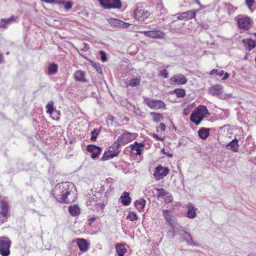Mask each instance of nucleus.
I'll use <instances>...</instances> for the list:
<instances>
[{"label": "nucleus", "instance_id": "obj_48", "mask_svg": "<svg viewBox=\"0 0 256 256\" xmlns=\"http://www.w3.org/2000/svg\"><path fill=\"white\" fill-rule=\"evenodd\" d=\"M96 206L97 208H99L101 210H103L104 208L105 205L104 203L100 202V203H96Z\"/></svg>", "mask_w": 256, "mask_h": 256}, {"label": "nucleus", "instance_id": "obj_52", "mask_svg": "<svg viewBox=\"0 0 256 256\" xmlns=\"http://www.w3.org/2000/svg\"><path fill=\"white\" fill-rule=\"evenodd\" d=\"M46 3L54 4L55 0H40Z\"/></svg>", "mask_w": 256, "mask_h": 256}, {"label": "nucleus", "instance_id": "obj_17", "mask_svg": "<svg viewBox=\"0 0 256 256\" xmlns=\"http://www.w3.org/2000/svg\"><path fill=\"white\" fill-rule=\"evenodd\" d=\"M76 244L82 252H86L90 247V244L84 238H78L76 240Z\"/></svg>", "mask_w": 256, "mask_h": 256}, {"label": "nucleus", "instance_id": "obj_46", "mask_svg": "<svg viewBox=\"0 0 256 256\" xmlns=\"http://www.w3.org/2000/svg\"><path fill=\"white\" fill-rule=\"evenodd\" d=\"M159 75L163 76L164 78H167L168 76V72L166 70H163L159 72Z\"/></svg>", "mask_w": 256, "mask_h": 256}, {"label": "nucleus", "instance_id": "obj_7", "mask_svg": "<svg viewBox=\"0 0 256 256\" xmlns=\"http://www.w3.org/2000/svg\"><path fill=\"white\" fill-rule=\"evenodd\" d=\"M8 209V202L2 200L0 202V223L2 224L6 220Z\"/></svg>", "mask_w": 256, "mask_h": 256}, {"label": "nucleus", "instance_id": "obj_64", "mask_svg": "<svg viewBox=\"0 0 256 256\" xmlns=\"http://www.w3.org/2000/svg\"><path fill=\"white\" fill-rule=\"evenodd\" d=\"M254 35L256 36V34H254Z\"/></svg>", "mask_w": 256, "mask_h": 256}, {"label": "nucleus", "instance_id": "obj_1", "mask_svg": "<svg viewBox=\"0 0 256 256\" xmlns=\"http://www.w3.org/2000/svg\"><path fill=\"white\" fill-rule=\"evenodd\" d=\"M52 194L58 202L62 204H69L76 199L74 186L70 182L56 184L52 190Z\"/></svg>", "mask_w": 256, "mask_h": 256}, {"label": "nucleus", "instance_id": "obj_56", "mask_svg": "<svg viewBox=\"0 0 256 256\" xmlns=\"http://www.w3.org/2000/svg\"><path fill=\"white\" fill-rule=\"evenodd\" d=\"M217 72H218V70H216V69H214V70H211V71L210 72V75H212V74H215V73Z\"/></svg>", "mask_w": 256, "mask_h": 256}, {"label": "nucleus", "instance_id": "obj_51", "mask_svg": "<svg viewBox=\"0 0 256 256\" xmlns=\"http://www.w3.org/2000/svg\"><path fill=\"white\" fill-rule=\"evenodd\" d=\"M159 128L161 131L164 132L166 129L165 124L164 123H160V124Z\"/></svg>", "mask_w": 256, "mask_h": 256}, {"label": "nucleus", "instance_id": "obj_6", "mask_svg": "<svg viewBox=\"0 0 256 256\" xmlns=\"http://www.w3.org/2000/svg\"><path fill=\"white\" fill-rule=\"evenodd\" d=\"M134 138V134H132L130 132H124L122 134L119 136L116 142L117 144H120V146L122 144H127L132 140Z\"/></svg>", "mask_w": 256, "mask_h": 256}, {"label": "nucleus", "instance_id": "obj_47", "mask_svg": "<svg viewBox=\"0 0 256 256\" xmlns=\"http://www.w3.org/2000/svg\"><path fill=\"white\" fill-rule=\"evenodd\" d=\"M81 46V50L85 52L89 49L88 45L85 42L82 43Z\"/></svg>", "mask_w": 256, "mask_h": 256}, {"label": "nucleus", "instance_id": "obj_19", "mask_svg": "<svg viewBox=\"0 0 256 256\" xmlns=\"http://www.w3.org/2000/svg\"><path fill=\"white\" fill-rule=\"evenodd\" d=\"M180 234L182 240L186 242L188 245H196L195 242H194L190 234L186 231H184Z\"/></svg>", "mask_w": 256, "mask_h": 256}, {"label": "nucleus", "instance_id": "obj_23", "mask_svg": "<svg viewBox=\"0 0 256 256\" xmlns=\"http://www.w3.org/2000/svg\"><path fill=\"white\" fill-rule=\"evenodd\" d=\"M238 140L235 138L232 140L230 142L226 145L228 149L231 150L234 152H236L238 150Z\"/></svg>", "mask_w": 256, "mask_h": 256}, {"label": "nucleus", "instance_id": "obj_4", "mask_svg": "<svg viewBox=\"0 0 256 256\" xmlns=\"http://www.w3.org/2000/svg\"><path fill=\"white\" fill-rule=\"evenodd\" d=\"M10 240L7 237H0V254L2 256H8L10 254Z\"/></svg>", "mask_w": 256, "mask_h": 256}, {"label": "nucleus", "instance_id": "obj_9", "mask_svg": "<svg viewBox=\"0 0 256 256\" xmlns=\"http://www.w3.org/2000/svg\"><path fill=\"white\" fill-rule=\"evenodd\" d=\"M145 36L152 38H163L164 37V33L160 30H153L150 31H143L140 32Z\"/></svg>", "mask_w": 256, "mask_h": 256}, {"label": "nucleus", "instance_id": "obj_38", "mask_svg": "<svg viewBox=\"0 0 256 256\" xmlns=\"http://www.w3.org/2000/svg\"><path fill=\"white\" fill-rule=\"evenodd\" d=\"M127 218L129 219L131 221H135L138 219V216L134 212H129Z\"/></svg>", "mask_w": 256, "mask_h": 256}, {"label": "nucleus", "instance_id": "obj_36", "mask_svg": "<svg viewBox=\"0 0 256 256\" xmlns=\"http://www.w3.org/2000/svg\"><path fill=\"white\" fill-rule=\"evenodd\" d=\"M100 4L105 9H110L111 6H109L110 0H98Z\"/></svg>", "mask_w": 256, "mask_h": 256}, {"label": "nucleus", "instance_id": "obj_50", "mask_svg": "<svg viewBox=\"0 0 256 256\" xmlns=\"http://www.w3.org/2000/svg\"><path fill=\"white\" fill-rule=\"evenodd\" d=\"M122 26H121L120 28H126L130 25V24L127 23V22H124L123 21H122Z\"/></svg>", "mask_w": 256, "mask_h": 256}, {"label": "nucleus", "instance_id": "obj_2", "mask_svg": "<svg viewBox=\"0 0 256 256\" xmlns=\"http://www.w3.org/2000/svg\"><path fill=\"white\" fill-rule=\"evenodd\" d=\"M209 115L210 113L206 106H200L193 110L190 120L196 125H198L204 118H208Z\"/></svg>", "mask_w": 256, "mask_h": 256}, {"label": "nucleus", "instance_id": "obj_20", "mask_svg": "<svg viewBox=\"0 0 256 256\" xmlns=\"http://www.w3.org/2000/svg\"><path fill=\"white\" fill-rule=\"evenodd\" d=\"M121 202L124 206H128L132 200V198L130 196V194L128 192H124L121 195L120 198Z\"/></svg>", "mask_w": 256, "mask_h": 256}, {"label": "nucleus", "instance_id": "obj_37", "mask_svg": "<svg viewBox=\"0 0 256 256\" xmlns=\"http://www.w3.org/2000/svg\"><path fill=\"white\" fill-rule=\"evenodd\" d=\"M46 108H47V112L50 114H52V112L54 111V102H52V101L49 102L46 106Z\"/></svg>", "mask_w": 256, "mask_h": 256}, {"label": "nucleus", "instance_id": "obj_5", "mask_svg": "<svg viewBox=\"0 0 256 256\" xmlns=\"http://www.w3.org/2000/svg\"><path fill=\"white\" fill-rule=\"evenodd\" d=\"M150 14H151L150 12L144 9L142 7L136 8L134 12V18L140 22H145Z\"/></svg>", "mask_w": 256, "mask_h": 256}, {"label": "nucleus", "instance_id": "obj_49", "mask_svg": "<svg viewBox=\"0 0 256 256\" xmlns=\"http://www.w3.org/2000/svg\"><path fill=\"white\" fill-rule=\"evenodd\" d=\"M7 24L6 22H4V21H2V19L1 20L0 22V27L2 28H6Z\"/></svg>", "mask_w": 256, "mask_h": 256}, {"label": "nucleus", "instance_id": "obj_14", "mask_svg": "<svg viewBox=\"0 0 256 256\" xmlns=\"http://www.w3.org/2000/svg\"><path fill=\"white\" fill-rule=\"evenodd\" d=\"M195 16L196 11L194 10H190L182 12L178 16L177 18L180 20H187L193 18Z\"/></svg>", "mask_w": 256, "mask_h": 256}, {"label": "nucleus", "instance_id": "obj_28", "mask_svg": "<svg viewBox=\"0 0 256 256\" xmlns=\"http://www.w3.org/2000/svg\"><path fill=\"white\" fill-rule=\"evenodd\" d=\"M68 211L73 216H77L80 214V209L76 205L70 206L68 207Z\"/></svg>", "mask_w": 256, "mask_h": 256}, {"label": "nucleus", "instance_id": "obj_35", "mask_svg": "<svg viewBox=\"0 0 256 256\" xmlns=\"http://www.w3.org/2000/svg\"><path fill=\"white\" fill-rule=\"evenodd\" d=\"M158 192V197L164 198L168 192H166L164 188H157L156 189Z\"/></svg>", "mask_w": 256, "mask_h": 256}, {"label": "nucleus", "instance_id": "obj_55", "mask_svg": "<svg viewBox=\"0 0 256 256\" xmlns=\"http://www.w3.org/2000/svg\"><path fill=\"white\" fill-rule=\"evenodd\" d=\"M162 152L164 154H166L169 158H172V154L166 153L164 150H162Z\"/></svg>", "mask_w": 256, "mask_h": 256}, {"label": "nucleus", "instance_id": "obj_57", "mask_svg": "<svg viewBox=\"0 0 256 256\" xmlns=\"http://www.w3.org/2000/svg\"><path fill=\"white\" fill-rule=\"evenodd\" d=\"M217 74L219 76H222L224 74V71L222 70L219 72H218Z\"/></svg>", "mask_w": 256, "mask_h": 256}, {"label": "nucleus", "instance_id": "obj_22", "mask_svg": "<svg viewBox=\"0 0 256 256\" xmlns=\"http://www.w3.org/2000/svg\"><path fill=\"white\" fill-rule=\"evenodd\" d=\"M242 42L245 46H246V49L250 51L254 48L256 46V42L250 38L242 40Z\"/></svg>", "mask_w": 256, "mask_h": 256}, {"label": "nucleus", "instance_id": "obj_11", "mask_svg": "<svg viewBox=\"0 0 256 256\" xmlns=\"http://www.w3.org/2000/svg\"><path fill=\"white\" fill-rule=\"evenodd\" d=\"M144 102L148 107L154 110H158L164 108L165 106L164 103L161 100H149L148 99H146Z\"/></svg>", "mask_w": 256, "mask_h": 256}, {"label": "nucleus", "instance_id": "obj_33", "mask_svg": "<svg viewBox=\"0 0 256 256\" xmlns=\"http://www.w3.org/2000/svg\"><path fill=\"white\" fill-rule=\"evenodd\" d=\"M174 92L178 98H183L186 94L185 91L183 89H180V88L176 89L174 90Z\"/></svg>", "mask_w": 256, "mask_h": 256}, {"label": "nucleus", "instance_id": "obj_45", "mask_svg": "<svg viewBox=\"0 0 256 256\" xmlns=\"http://www.w3.org/2000/svg\"><path fill=\"white\" fill-rule=\"evenodd\" d=\"M100 54L101 60L103 62H106L107 60V58H106V54L104 52L103 50H100Z\"/></svg>", "mask_w": 256, "mask_h": 256}, {"label": "nucleus", "instance_id": "obj_25", "mask_svg": "<svg viewBox=\"0 0 256 256\" xmlns=\"http://www.w3.org/2000/svg\"><path fill=\"white\" fill-rule=\"evenodd\" d=\"M146 204V201L144 198H140L134 202V206L140 212L144 208Z\"/></svg>", "mask_w": 256, "mask_h": 256}, {"label": "nucleus", "instance_id": "obj_44", "mask_svg": "<svg viewBox=\"0 0 256 256\" xmlns=\"http://www.w3.org/2000/svg\"><path fill=\"white\" fill-rule=\"evenodd\" d=\"M91 64H92V65L96 69V71L98 72V73H102V70L101 68L98 66V64H96V62H91Z\"/></svg>", "mask_w": 256, "mask_h": 256}, {"label": "nucleus", "instance_id": "obj_27", "mask_svg": "<svg viewBox=\"0 0 256 256\" xmlns=\"http://www.w3.org/2000/svg\"><path fill=\"white\" fill-rule=\"evenodd\" d=\"M116 251L118 256H124L126 252V249L124 244H116Z\"/></svg>", "mask_w": 256, "mask_h": 256}, {"label": "nucleus", "instance_id": "obj_15", "mask_svg": "<svg viewBox=\"0 0 256 256\" xmlns=\"http://www.w3.org/2000/svg\"><path fill=\"white\" fill-rule=\"evenodd\" d=\"M86 150L90 152V158L94 159L96 158L100 154L101 149L99 146L94 145H89L87 146Z\"/></svg>", "mask_w": 256, "mask_h": 256}, {"label": "nucleus", "instance_id": "obj_10", "mask_svg": "<svg viewBox=\"0 0 256 256\" xmlns=\"http://www.w3.org/2000/svg\"><path fill=\"white\" fill-rule=\"evenodd\" d=\"M188 82L186 78L182 74L174 75L170 78L172 84L182 85L186 84Z\"/></svg>", "mask_w": 256, "mask_h": 256}, {"label": "nucleus", "instance_id": "obj_26", "mask_svg": "<svg viewBox=\"0 0 256 256\" xmlns=\"http://www.w3.org/2000/svg\"><path fill=\"white\" fill-rule=\"evenodd\" d=\"M140 82V78H132L126 82V86L128 87L130 86L134 87L138 86Z\"/></svg>", "mask_w": 256, "mask_h": 256}, {"label": "nucleus", "instance_id": "obj_34", "mask_svg": "<svg viewBox=\"0 0 256 256\" xmlns=\"http://www.w3.org/2000/svg\"><path fill=\"white\" fill-rule=\"evenodd\" d=\"M151 114L153 116L154 120L156 122H159L163 118L162 115L159 113L152 112Z\"/></svg>", "mask_w": 256, "mask_h": 256}, {"label": "nucleus", "instance_id": "obj_41", "mask_svg": "<svg viewBox=\"0 0 256 256\" xmlns=\"http://www.w3.org/2000/svg\"><path fill=\"white\" fill-rule=\"evenodd\" d=\"M64 6V8L66 10H69L72 8V2H66L64 1V3L63 4Z\"/></svg>", "mask_w": 256, "mask_h": 256}, {"label": "nucleus", "instance_id": "obj_60", "mask_svg": "<svg viewBox=\"0 0 256 256\" xmlns=\"http://www.w3.org/2000/svg\"><path fill=\"white\" fill-rule=\"evenodd\" d=\"M108 120H112V118H113V116H109L108 117Z\"/></svg>", "mask_w": 256, "mask_h": 256}, {"label": "nucleus", "instance_id": "obj_16", "mask_svg": "<svg viewBox=\"0 0 256 256\" xmlns=\"http://www.w3.org/2000/svg\"><path fill=\"white\" fill-rule=\"evenodd\" d=\"M208 91L212 96H220L223 92V86L220 84H216L210 87Z\"/></svg>", "mask_w": 256, "mask_h": 256}, {"label": "nucleus", "instance_id": "obj_54", "mask_svg": "<svg viewBox=\"0 0 256 256\" xmlns=\"http://www.w3.org/2000/svg\"><path fill=\"white\" fill-rule=\"evenodd\" d=\"M229 76V74L227 72H226L224 74V77L222 78V80H225L227 79Z\"/></svg>", "mask_w": 256, "mask_h": 256}, {"label": "nucleus", "instance_id": "obj_63", "mask_svg": "<svg viewBox=\"0 0 256 256\" xmlns=\"http://www.w3.org/2000/svg\"><path fill=\"white\" fill-rule=\"evenodd\" d=\"M155 137H158L157 135H154Z\"/></svg>", "mask_w": 256, "mask_h": 256}, {"label": "nucleus", "instance_id": "obj_59", "mask_svg": "<svg viewBox=\"0 0 256 256\" xmlns=\"http://www.w3.org/2000/svg\"><path fill=\"white\" fill-rule=\"evenodd\" d=\"M3 59H4L3 56L0 54V63L2 62Z\"/></svg>", "mask_w": 256, "mask_h": 256}, {"label": "nucleus", "instance_id": "obj_12", "mask_svg": "<svg viewBox=\"0 0 256 256\" xmlns=\"http://www.w3.org/2000/svg\"><path fill=\"white\" fill-rule=\"evenodd\" d=\"M238 24L240 28L248 30L251 25L250 20L248 17L238 19Z\"/></svg>", "mask_w": 256, "mask_h": 256}, {"label": "nucleus", "instance_id": "obj_29", "mask_svg": "<svg viewBox=\"0 0 256 256\" xmlns=\"http://www.w3.org/2000/svg\"><path fill=\"white\" fill-rule=\"evenodd\" d=\"M163 216L166 220L172 226H174V224L171 218V216L169 210H162Z\"/></svg>", "mask_w": 256, "mask_h": 256}, {"label": "nucleus", "instance_id": "obj_58", "mask_svg": "<svg viewBox=\"0 0 256 256\" xmlns=\"http://www.w3.org/2000/svg\"><path fill=\"white\" fill-rule=\"evenodd\" d=\"M96 217H95L94 216H93L89 218V220L90 222H94L96 220Z\"/></svg>", "mask_w": 256, "mask_h": 256}, {"label": "nucleus", "instance_id": "obj_21", "mask_svg": "<svg viewBox=\"0 0 256 256\" xmlns=\"http://www.w3.org/2000/svg\"><path fill=\"white\" fill-rule=\"evenodd\" d=\"M86 74L82 70H78L74 74V78L76 81L81 82H86V80L85 78Z\"/></svg>", "mask_w": 256, "mask_h": 256}, {"label": "nucleus", "instance_id": "obj_53", "mask_svg": "<svg viewBox=\"0 0 256 256\" xmlns=\"http://www.w3.org/2000/svg\"><path fill=\"white\" fill-rule=\"evenodd\" d=\"M64 1L65 0H55L54 4H57L60 5H63V4L64 3Z\"/></svg>", "mask_w": 256, "mask_h": 256}, {"label": "nucleus", "instance_id": "obj_61", "mask_svg": "<svg viewBox=\"0 0 256 256\" xmlns=\"http://www.w3.org/2000/svg\"><path fill=\"white\" fill-rule=\"evenodd\" d=\"M197 4L200 5L199 0H194Z\"/></svg>", "mask_w": 256, "mask_h": 256}, {"label": "nucleus", "instance_id": "obj_8", "mask_svg": "<svg viewBox=\"0 0 256 256\" xmlns=\"http://www.w3.org/2000/svg\"><path fill=\"white\" fill-rule=\"evenodd\" d=\"M169 172L168 168H163L162 166H159L155 168L154 172V176L156 180L162 179L166 176Z\"/></svg>", "mask_w": 256, "mask_h": 256}, {"label": "nucleus", "instance_id": "obj_39", "mask_svg": "<svg viewBox=\"0 0 256 256\" xmlns=\"http://www.w3.org/2000/svg\"><path fill=\"white\" fill-rule=\"evenodd\" d=\"M100 132V130L98 129H94L92 132V136L90 140L92 141H95L96 140V137Z\"/></svg>", "mask_w": 256, "mask_h": 256}, {"label": "nucleus", "instance_id": "obj_40", "mask_svg": "<svg viewBox=\"0 0 256 256\" xmlns=\"http://www.w3.org/2000/svg\"><path fill=\"white\" fill-rule=\"evenodd\" d=\"M163 198L164 199V201L166 202H172L173 200V197L172 195L168 192Z\"/></svg>", "mask_w": 256, "mask_h": 256}, {"label": "nucleus", "instance_id": "obj_3", "mask_svg": "<svg viewBox=\"0 0 256 256\" xmlns=\"http://www.w3.org/2000/svg\"><path fill=\"white\" fill-rule=\"evenodd\" d=\"M120 144H117L115 142L110 146L109 147L108 150L104 152L102 156V160H107L117 156L120 152Z\"/></svg>", "mask_w": 256, "mask_h": 256}, {"label": "nucleus", "instance_id": "obj_43", "mask_svg": "<svg viewBox=\"0 0 256 256\" xmlns=\"http://www.w3.org/2000/svg\"><path fill=\"white\" fill-rule=\"evenodd\" d=\"M16 20L14 16H12L8 18H2V21H4V22H6L7 24L11 23L12 22Z\"/></svg>", "mask_w": 256, "mask_h": 256}, {"label": "nucleus", "instance_id": "obj_24", "mask_svg": "<svg viewBox=\"0 0 256 256\" xmlns=\"http://www.w3.org/2000/svg\"><path fill=\"white\" fill-rule=\"evenodd\" d=\"M210 129L208 128H201L198 132V136L202 140L206 139L209 136Z\"/></svg>", "mask_w": 256, "mask_h": 256}, {"label": "nucleus", "instance_id": "obj_32", "mask_svg": "<svg viewBox=\"0 0 256 256\" xmlns=\"http://www.w3.org/2000/svg\"><path fill=\"white\" fill-rule=\"evenodd\" d=\"M108 22L112 26H114L117 28H120L122 26V20L115 19V18H110L108 20Z\"/></svg>", "mask_w": 256, "mask_h": 256}, {"label": "nucleus", "instance_id": "obj_13", "mask_svg": "<svg viewBox=\"0 0 256 256\" xmlns=\"http://www.w3.org/2000/svg\"><path fill=\"white\" fill-rule=\"evenodd\" d=\"M144 145L143 143L135 142L134 144L130 145V152L133 154L140 155Z\"/></svg>", "mask_w": 256, "mask_h": 256}, {"label": "nucleus", "instance_id": "obj_18", "mask_svg": "<svg viewBox=\"0 0 256 256\" xmlns=\"http://www.w3.org/2000/svg\"><path fill=\"white\" fill-rule=\"evenodd\" d=\"M188 208V211L186 212V216L190 218H194L196 217V210H198L195 208L194 205L190 203H189L186 205Z\"/></svg>", "mask_w": 256, "mask_h": 256}, {"label": "nucleus", "instance_id": "obj_31", "mask_svg": "<svg viewBox=\"0 0 256 256\" xmlns=\"http://www.w3.org/2000/svg\"><path fill=\"white\" fill-rule=\"evenodd\" d=\"M110 8H120L122 6V4L120 0H110V4H108Z\"/></svg>", "mask_w": 256, "mask_h": 256}, {"label": "nucleus", "instance_id": "obj_62", "mask_svg": "<svg viewBox=\"0 0 256 256\" xmlns=\"http://www.w3.org/2000/svg\"><path fill=\"white\" fill-rule=\"evenodd\" d=\"M87 202V205L88 206L89 204H88V202Z\"/></svg>", "mask_w": 256, "mask_h": 256}, {"label": "nucleus", "instance_id": "obj_42", "mask_svg": "<svg viewBox=\"0 0 256 256\" xmlns=\"http://www.w3.org/2000/svg\"><path fill=\"white\" fill-rule=\"evenodd\" d=\"M255 0H246V4L250 10H252V6Z\"/></svg>", "mask_w": 256, "mask_h": 256}, {"label": "nucleus", "instance_id": "obj_30", "mask_svg": "<svg viewBox=\"0 0 256 256\" xmlns=\"http://www.w3.org/2000/svg\"><path fill=\"white\" fill-rule=\"evenodd\" d=\"M48 74H56L58 70V66L56 64H52L48 66Z\"/></svg>", "mask_w": 256, "mask_h": 256}]
</instances>
